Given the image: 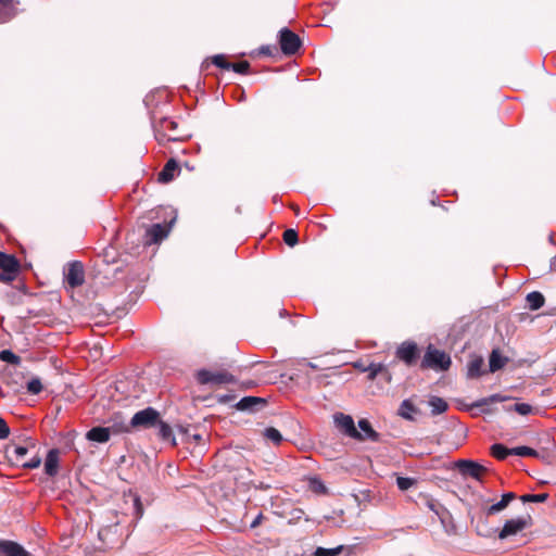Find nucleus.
I'll list each match as a JSON object with an SVG mask.
<instances>
[{
	"label": "nucleus",
	"mask_w": 556,
	"mask_h": 556,
	"mask_svg": "<svg viewBox=\"0 0 556 556\" xmlns=\"http://www.w3.org/2000/svg\"><path fill=\"white\" fill-rule=\"evenodd\" d=\"M135 503H136V505H137L138 507H140L139 498H136V500H135Z\"/></svg>",
	"instance_id": "nucleus-54"
},
{
	"label": "nucleus",
	"mask_w": 556,
	"mask_h": 556,
	"mask_svg": "<svg viewBox=\"0 0 556 556\" xmlns=\"http://www.w3.org/2000/svg\"><path fill=\"white\" fill-rule=\"evenodd\" d=\"M263 518H264L263 514H258L256 516V518L251 522L250 527L251 528H256L257 526L261 525Z\"/></svg>",
	"instance_id": "nucleus-49"
},
{
	"label": "nucleus",
	"mask_w": 556,
	"mask_h": 556,
	"mask_svg": "<svg viewBox=\"0 0 556 556\" xmlns=\"http://www.w3.org/2000/svg\"><path fill=\"white\" fill-rule=\"evenodd\" d=\"M429 406L431 407L432 415L442 414L448 408L447 403L443 399L438 396H432L429 400Z\"/></svg>",
	"instance_id": "nucleus-29"
},
{
	"label": "nucleus",
	"mask_w": 556,
	"mask_h": 556,
	"mask_svg": "<svg viewBox=\"0 0 556 556\" xmlns=\"http://www.w3.org/2000/svg\"><path fill=\"white\" fill-rule=\"evenodd\" d=\"M210 63L214 64L215 66H217L222 70H226V71L230 70V62H228L226 60V56L224 54H216V55H213V56L206 59L202 63V70L207 71Z\"/></svg>",
	"instance_id": "nucleus-22"
},
{
	"label": "nucleus",
	"mask_w": 556,
	"mask_h": 556,
	"mask_svg": "<svg viewBox=\"0 0 556 556\" xmlns=\"http://www.w3.org/2000/svg\"><path fill=\"white\" fill-rule=\"evenodd\" d=\"M168 232H169V227H167L166 225L153 224L146 230V233L143 237V244L144 245L157 244L168 236Z\"/></svg>",
	"instance_id": "nucleus-10"
},
{
	"label": "nucleus",
	"mask_w": 556,
	"mask_h": 556,
	"mask_svg": "<svg viewBox=\"0 0 556 556\" xmlns=\"http://www.w3.org/2000/svg\"><path fill=\"white\" fill-rule=\"evenodd\" d=\"M548 494L541 493V494H525L520 496V500L523 503H543L547 500Z\"/></svg>",
	"instance_id": "nucleus-37"
},
{
	"label": "nucleus",
	"mask_w": 556,
	"mask_h": 556,
	"mask_svg": "<svg viewBox=\"0 0 556 556\" xmlns=\"http://www.w3.org/2000/svg\"><path fill=\"white\" fill-rule=\"evenodd\" d=\"M511 452L514 453V455L523 456V457L525 456H530V457L539 456L538 451H535L534 448L529 447V446H517V447L511 448Z\"/></svg>",
	"instance_id": "nucleus-34"
},
{
	"label": "nucleus",
	"mask_w": 556,
	"mask_h": 556,
	"mask_svg": "<svg viewBox=\"0 0 556 556\" xmlns=\"http://www.w3.org/2000/svg\"><path fill=\"white\" fill-rule=\"evenodd\" d=\"M59 450L52 448L48 452L45 462V472L49 477H54L59 470Z\"/></svg>",
	"instance_id": "nucleus-18"
},
{
	"label": "nucleus",
	"mask_w": 556,
	"mask_h": 556,
	"mask_svg": "<svg viewBox=\"0 0 556 556\" xmlns=\"http://www.w3.org/2000/svg\"><path fill=\"white\" fill-rule=\"evenodd\" d=\"M116 529L117 525H114L113 527H104L99 530L98 536L102 542H106L109 534L112 533L113 530L116 532Z\"/></svg>",
	"instance_id": "nucleus-44"
},
{
	"label": "nucleus",
	"mask_w": 556,
	"mask_h": 556,
	"mask_svg": "<svg viewBox=\"0 0 556 556\" xmlns=\"http://www.w3.org/2000/svg\"><path fill=\"white\" fill-rule=\"evenodd\" d=\"M291 207H292V210L294 211V213H295L296 215H299V211H300V210H299V207H298L296 205H292Z\"/></svg>",
	"instance_id": "nucleus-50"
},
{
	"label": "nucleus",
	"mask_w": 556,
	"mask_h": 556,
	"mask_svg": "<svg viewBox=\"0 0 556 556\" xmlns=\"http://www.w3.org/2000/svg\"><path fill=\"white\" fill-rule=\"evenodd\" d=\"M111 437V428L105 427H94L91 428L87 433L86 438L89 441L98 442V443H106Z\"/></svg>",
	"instance_id": "nucleus-20"
},
{
	"label": "nucleus",
	"mask_w": 556,
	"mask_h": 556,
	"mask_svg": "<svg viewBox=\"0 0 556 556\" xmlns=\"http://www.w3.org/2000/svg\"><path fill=\"white\" fill-rule=\"evenodd\" d=\"M309 490L316 494H327L328 490L324 482L318 478H311L309 479Z\"/></svg>",
	"instance_id": "nucleus-32"
},
{
	"label": "nucleus",
	"mask_w": 556,
	"mask_h": 556,
	"mask_svg": "<svg viewBox=\"0 0 556 556\" xmlns=\"http://www.w3.org/2000/svg\"><path fill=\"white\" fill-rule=\"evenodd\" d=\"M266 405V401L265 399L263 397H257V396H244L243 399H241L236 407L239 409V410H250V412H255L257 410L258 408L261 407H264Z\"/></svg>",
	"instance_id": "nucleus-15"
},
{
	"label": "nucleus",
	"mask_w": 556,
	"mask_h": 556,
	"mask_svg": "<svg viewBox=\"0 0 556 556\" xmlns=\"http://www.w3.org/2000/svg\"><path fill=\"white\" fill-rule=\"evenodd\" d=\"M176 170H179L178 163L175 159H169L163 169L159 173L157 180L163 184L172 181Z\"/></svg>",
	"instance_id": "nucleus-19"
},
{
	"label": "nucleus",
	"mask_w": 556,
	"mask_h": 556,
	"mask_svg": "<svg viewBox=\"0 0 556 556\" xmlns=\"http://www.w3.org/2000/svg\"><path fill=\"white\" fill-rule=\"evenodd\" d=\"M0 554L4 556H30L21 544L8 540H0Z\"/></svg>",
	"instance_id": "nucleus-13"
},
{
	"label": "nucleus",
	"mask_w": 556,
	"mask_h": 556,
	"mask_svg": "<svg viewBox=\"0 0 556 556\" xmlns=\"http://www.w3.org/2000/svg\"><path fill=\"white\" fill-rule=\"evenodd\" d=\"M156 427L159 429L157 435L163 441L169 442L172 445H176L175 437L173 434V429H172V427L168 424L162 421L159 418V422H157Z\"/></svg>",
	"instance_id": "nucleus-24"
},
{
	"label": "nucleus",
	"mask_w": 556,
	"mask_h": 556,
	"mask_svg": "<svg viewBox=\"0 0 556 556\" xmlns=\"http://www.w3.org/2000/svg\"><path fill=\"white\" fill-rule=\"evenodd\" d=\"M17 0H0V24L8 23L17 13Z\"/></svg>",
	"instance_id": "nucleus-14"
},
{
	"label": "nucleus",
	"mask_w": 556,
	"mask_h": 556,
	"mask_svg": "<svg viewBox=\"0 0 556 556\" xmlns=\"http://www.w3.org/2000/svg\"><path fill=\"white\" fill-rule=\"evenodd\" d=\"M531 525V518H516L507 520L502 530L498 532V539L505 540L508 536L515 535Z\"/></svg>",
	"instance_id": "nucleus-9"
},
{
	"label": "nucleus",
	"mask_w": 556,
	"mask_h": 556,
	"mask_svg": "<svg viewBox=\"0 0 556 556\" xmlns=\"http://www.w3.org/2000/svg\"><path fill=\"white\" fill-rule=\"evenodd\" d=\"M0 359L12 365H17L21 362L20 356L14 354L11 350H2L0 352Z\"/></svg>",
	"instance_id": "nucleus-35"
},
{
	"label": "nucleus",
	"mask_w": 556,
	"mask_h": 556,
	"mask_svg": "<svg viewBox=\"0 0 556 556\" xmlns=\"http://www.w3.org/2000/svg\"><path fill=\"white\" fill-rule=\"evenodd\" d=\"M396 484L401 491H407L409 488L417 484V480L408 477H397Z\"/></svg>",
	"instance_id": "nucleus-38"
},
{
	"label": "nucleus",
	"mask_w": 556,
	"mask_h": 556,
	"mask_svg": "<svg viewBox=\"0 0 556 556\" xmlns=\"http://www.w3.org/2000/svg\"><path fill=\"white\" fill-rule=\"evenodd\" d=\"M428 505H429V508H430L431 510H435V509H434V506H435V505H434V503L430 502Z\"/></svg>",
	"instance_id": "nucleus-53"
},
{
	"label": "nucleus",
	"mask_w": 556,
	"mask_h": 556,
	"mask_svg": "<svg viewBox=\"0 0 556 556\" xmlns=\"http://www.w3.org/2000/svg\"><path fill=\"white\" fill-rule=\"evenodd\" d=\"M516 498H517V496L514 492H508V493L503 494L501 500L508 506L509 503Z\"/></svg>",
	"instance_id": "nucleus-48"
},
{
	"label": "nucleus",
	"mask_w": 556,
	"mask_h": 556,
	"mask_svg": "<svg viewBox=\"0 0 556 556\" xmlns=\"http://www.w3.org/2000/svg\"><path fill=\"white\" fill-rule=\"evenodd\" d=\"M192 438L195 440V441H200L202 438L200 434H193Z\"/></svg>",
	"instance_id": "nucleus-52"
},
{
	"label": "nucleus",
	"mask_w": 556,
	"mask_h": 556,
	"mask_svg": "<svg viewBox=\"0 0 556 556\" xmlns=\"http://www.w3.org/2000/svg\"><path fill=\"white\" fill-rule=\"evenodd\" d=\"M64 281L72 288L75 289L80 287L85 282V269L84 265L79 261H74L67 264L64 271Z\"/></svg>",
	"instance_id": "nucleus-7"
},
{
	"label": "nucleus",
	"mask_w": 556,
	"mask_h": 556,
	"mask_svg": "<svg viewBox=\"0 0 556 556\" xmlns=\"http://www.w3.org/2000/svg\"><path fill=\"white\" fill-rule=\"evenodd\" d=\"M230 70H232L235 73L245 75L250 71V63L248 61L230 63Z\"/></svg>",
	"instance_id": "nucleus-39"
},
{
	"label": "nucleus",
	"mask_w": 556,
	"mask_h": 556,
	"mask_svg": "<svg viewBox=\"0 0 556 556\" xmlns=\"http://www.w3.org/2000/svg\"><path fill=\"white\" fill-rule=\"evenodd\" d=\"M395 356L397 359L404 362L407 366H413L416 364L419 356L418 346L413 341H404L396 349Z\"/></svg>",
	"instance_id": "nucleus-8"
},
{
	"label": "nucleus",
	"mask_w": 556,
	"mask_h": 556,
	"mask_svg": "<svg viewBox=\"0 0 556 556\" xmlns=\"http://www.w3.org/2000/svg\"><path fill=\"white\" fill-rule=\"evenodd\" d=\"M307 366L311 367L312 369H316L317 366L311 362L307 363Z\"/></svg>",
	"instance_id": "nucleus-51"
},
{
	"label": "nucleus",
	"mask_w": 556,
	"mask_h": 556,
	"mask_svg": "<svg viewBox=\"0 0 556 556\" xmlns=\"http://www.w3.org/2000/svg\"><path fill=\"white\" fill-rule=\"evenodd\" d=\"M507 399H508L507 396H503L501 394H492L488 397H483V399L477 401L476 403L472 404V407H481V406L489 405L492 403L504 402Z\"/></svg>",
	"instance_id": "nucleus-31"
},
{
	"label": "nucleus",
	"mask_w": 556,
	"mask_h": 556,
	"mask_svg": "<svg viewBox=\"0 0 556 556\" xmlns=\"http://www.w3.org/2000/svg\"><path fill=\"white\" fill-rule=\"evenodd\" d=\"M178 124L175 121H172L169 118H162L159 123V126L156 128V139L159 142H163L165 140L167 141H174L176 140V137H173L168 131L176 130Z\"/></svg>",
	"instance_id": "nucleus-12"
},
{
	"label": "nucleus",
	"mask_w": 556,
	"mask_h": 556,
	"mask_svg": "<svg viewBox=\"0 0 556 556\" xmlns=\"http://www.w3.org/2000/svg\"><path fill=\"white\" fill-rule=\"evenodd\" d=\"M160 418V413L153 407H147L142 410L137 412L131 420L130 426L134 429H149L156 427Z\"/></svg>",
	"instance_id": "nucleus-4"
},
{
	"label": "nucleus",
	"mask_w": 556,
	"mask_h": 556,
	"mask_svg": "<svg viewBox=\"0 0 556 556\" xmlns=\"http://www.w3.org/2000/svg\"><path fill=\"white\" fill-rule=\"evenodd\" d=\"M506 507H507V505L501 500L497 503H495L486 508V515L488 516L495 515V514L504 510Z\"/></svg>",
	"instance_id": "nucleus-41"
},
{
	"label": "nucleus",
	"mask_w": 556,
	"mask_h": 556,
	"mask_svg": "<svg viewBox=\"0 0 556 556\" xmlns=\"http://www.w3.org/2000/svg\"><path fill=\"white\" fill-rule=\"evenodd\" d=\"M455 467L464 477H470L480 482L482 481L483 476L489 471L486 467L470 459H459L455 463Z\"/></svg>",
	"instance_id": "nucleus-6"
},
{
	"label": "nucleus",
	"mask_w": 556,
	"mask_h": 556,
	"mask_svg": "<svg viewBox=\"0 0 556 556\" xmlns=\"http://www.w3.org/2000/svg\"><path fill=\"white\" fill-rule=\"evenodd\" d=\"M511 409L522 416H526L532 412V406L529 404H526V403H520V404H515Z\"/></svg>",
	"instance_id": "nucleus-42"
},
{
	"label": "nucleus",
	"mask_w": 556,
	"mask_h": 556,
	"mask_svg": "<svg viewBox=\"0 0 556 556\" xmlns=\"http://www.w3.org/2000/svg\"><path fill=\"white\" fill-rule=\"evenodd\" d=\"M41 464V458L39 456H34L29 462H24V463H21V466L23 468H27V469H34V468H37L39 467Z\"/></svg>",
	"instance_id": "nucleus-45"
},
{
	"label": "nucleus",
	"mask_w": 556,
	"mask_h": 556,
	"mask_svg": "<svg viewBox=\"0 0 556 556\" xmlns=\"http://www.w3.org/2000/svg\"><path fill=\"white\" fill-rule=\"evenodd\" d=\"M28 452L27 446L21 445H9L5 450L7 456L9 459L16 466H21V463H24V457Z\"/></svg>",
	"instance_id": "nucleus-17"
},
{
	"label": "nucleus",
	"mask_w": 556,
	"mask_h": 556,
	"mask_svg": "<svg viewBox=\"0 0 556 556\" xmlns=\"http://www.w3.org/2000/svg\"><path fill=\"white\" fill-rule=\"evenodd\" d=\"M114 433H121V432H129L131 429H134L129 424L126 422H114L111 427Z\"/></svg>",
	"instance_id": "nucleus-43"
},
{
	"label": "nucleus",
	"mask_w": 556,
	"mask_h": 556,
	"mask_svg": "<svg viewBox=\"0 0 556 556\" xmlns=\"http://www.w3.org/2000/svg\"><path fill=\"white\" fill-rule=\"evenodd\" d=\"M195 379L200 384H210V386H225L236 382V378L233 375L228 372L227 370H210V369H200L195 374Z\"/></svg>",
	"instance_id": "nucleus-1"
},
{
	"label": "nucleus",
	"mask_w": 556,
	"mask_h": 556,
	"mask_svg": "<svg viewBox=\"0 0 556 556\" xmlns=\"http://www.w3.org/2000/svg\"><path fill=\"white\" fill-rule=\"evenodd\" d=\"M526 301L531 311H538L544 305L545 298L541 292L532 291L527 294Z\"/></svg>",
	"instance_id": "nucleus-26"
},
{
	"label": "nucleus",
	"mask_w": 556,
	"mask_h": 556,
	"mask_svg": "<svg viewBox=\"0 0 556 556\" xmlns=\"http://www.w3.org/2000/svg\"><path fill=\"white\" fill-rule=\"evenodd\" d=\"M358 428L361 430V438H355V440H369L371 442H379L380 434L376 430H374V428L371 427L370 422L367 419L358 420Z\"/></svg>",
	"instance_id": "nucleus-16"
},
{
	"label": "nucleus",
	"mask_w": 556,
	"mask_h": 556,
	"mask_svg": "<svg viewBox=\"0 0 556 556\" xmlns=\"http://www.w3.org/2000/svg\"><path fill=\"white\" fill-rule=\"evenodd\" d=\"M343 546H337L334 548L317 547L314 552V556H338L341 554Z\"/></svg>",
	"instance_id": "nucleus-33"
},
{
	"label": "nucleus",
	"mask_w": 556,
	"mask_h": 556,
	"mask_svg": "<svg viewBox=\"0 0 556 556\" xmlns=\"http://www.w3.org/2000/svg\"><path fill=\"white\" fill-rule=\"evenodd\" d=\"M507 362V357L502 356L497 350H493L489 358V371L495 372L502 369Z\"/></svg>",
	"instance_id": "nucleus-23"
},
{
	"label": "nucleus",
	"mask_w": 556,
	"mask_h": 556,
	"mask_svg": "<svg viewBox=\"0 0 556 556\" xmlns=\"http://www.w3.org/2000/svg\"><path fill=\"white\" fill-rule=\"evenodd\" d=\"M337 427L350 438H361V432L356 429L353 418L350 415L338 413L334 415Z\"/></svg>",
	"instance_id": "nucleus-11"
},
{
	"label": "nucleus",
	"mask_w": 556,
	"mask_h": 556,
	"mask_svg": "<svg viewBox=\"0 0 556 556\" xmlns=\"http://www.w3.org/2000/svg\"><path fill=\"white\" fill-rule=\"evenodd\" d=\"M420 410L414 405L410 400H404L401 403L399 415L406 420H414V414H419Z\"/></svg>",
	"instance_id": "nucleus-21"
},
{
	"label": "nucleus",
	"mask_w": 556,
	"mask_h": 556,
	"mask_svg": "<svg viewBox=\"0 0 556 556\" xmlns=\"http://www.w3.org/2000/svg\"><path fill=\"white\" fill-rule=\"evenodd\" d=\"M263 435L265 439L271 441L275 445H279L283 440L279 430L274 427L266 428L263 432Z\"/></svg>",
	"instance_id": "nucleus-30"
},
{
	"label": "nucleus",
	"mask_w": 556,
	"mask_h": 556,
	"mask_svg": "<svg viewBox=\"0 0 556 556\" xmlns=\"http://www.w3.org/2000/svg\"><path fill=\"white\" fill-rule=\"evenodd\" d=\"M20 268V262L14 255L0 251V281L7 283L13 281Z\"/></svg>",
	"instance_id": "nucleus-3"
},
{
	"label": "nucleus",
	"mask_w": 556,
	"mask_h": 556,
	"mask_svg": "<svg viewBox=\"0 0 556 556\" xmlns=\"http://www.w3.org/2000/svg\"><path fill=\"white\" fill-rule=\"evenodd\" d=\"M451 363V357L445 352L429 345L420 363V367L421 369L447 370Z\"/></svg>",
	"instance_id": "nucleus-2"
},
{
	"label": "nucleus",
	"mask_w": 556,
	"mask_h": 556,
	"mask_svg": "<svg viewBox=\"0 0 556 556\" xmlns=\"http://www.w3.org/2000/svg\"><path fill=\"white\" fill-rule=\"evenodd\" d=\"M278 39L280 49L285 55L295 54L302 46L300 37L287 27L280 29Z\"/></svg>",
	"instance_id": "nucleus-5"
},
{
	"label": "nucleus",
	"mask_w": 556,
	"mask_h": 556,
	"mask_svg": "<svg viewBox=\"0 0 556 556\" xmlns=\"http://www.w3.org/2000/svg\"><path fill=\"white\" fill-rule=\"evenodd\" d=\"M490 452H491V455L498 460H504L508 455H514V453L511 452V448H508L501 443L493 444L491 446Z\"/></svg>",
	"instance_id": "nucleus-28"
},
{
	"label": "nucleus",
	"mask_w": 556,
	"mask_h": 556,
	"mask_svg": "<svg viewBox=\"0 0 556 556\" xmlns=\"http://www.w3.org/2000/svg\"><path fill=\"white\" fill-rule=\"evenodd\" d=\"M10 434V428L5 420L0 417V440L7 439Z\"/></svg>",
	"instance_id": "nucleus-46"
},
{
	"label": "nucleus",
	"mask_w": 556,
	"mask_h": 556,
	"mask_svg": "<svg viewBox=\"0 0 556 556\" xmlns=\"http://www.w3.org/2000/svg\"><path fill=\"white\" fill-rule=\"evenodd\" d=\"M27 391L30 394H39L42 391V383L39 378H33L27 382Z\"/></svg>",
	"instance_id": "nucleus-40"
},
{
	"label": "nucleus",
	"mask_w": 556,
	"mask_h": 556,
	"mask_svg": "<svg viewBox=\"0 0 556 556\" xmlns=\"http://www.w3.org/2000/svg\"><path fill=\"white\" fill-rule=\"evenodd\" d=\"M274 51H277V49L275 47H271V46H262L260 48V53L264 54V55H273Z\"/></svg>",
	"instance_id": "nucleus-47"
},
{
	"label": "nucleus",
	"mask_w": 556,
	"mask_h": 556,
	"mask_svg": "<svg viewBox=\"0 0 556 556\" xmlns=\"http://www.w3.org/2000/svg\"><path fill=\"white\" fill-rule=\"evenodd\" d=\"M282 239L289 247H294L299 242L298 232L294 229H287L283 231Z\"/></svg>",
	"instance_id": "nucleus-36"
},
{
	"label": "nucleus",
	"mask_w": 556,
	"mask_h": 556,
	"mask_svg": "<svg viewBox=\"0 0 556 556\" xmlns=\"http://www.w3.org/2000/svg\"><path fill=\"white\" fill-rule=\"evenodd\" d=\"M482 366H483L482 357H476V358L471 359L468 363V372H467L468 378H478L481 375H483L484 371L482 370Z\"/></svg>",
	"instance_id": "nucleus-27"
},
{
	"label": "nucleus",
	"mask_w": 556,
	"mask_h": 556,
	"mask_svg": "<svg viewBox=\"0 0 556 556\" xmlns=\"http://www.w3.org/2000/svg\"><path fill=\"white\" fill-rule=\"evenodd\" d=\"M363 371L368 372V379L374 380L378 375H384L387 380H390V374L388 368L383 364L371 363L368 367L363 368Z\"/></svg>",
	"instance_id": "nucleus-25"
}]
</instances>
